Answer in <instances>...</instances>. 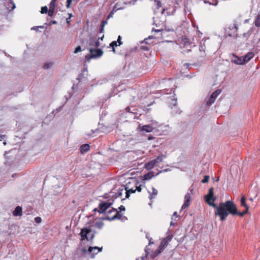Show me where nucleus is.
<instances>
[{"label": "nucleus", "instance_id": "1", "mask_svg": "<svg viewBox=\"0 0 260 260\" xmlns=\"http://www.w3.org/2000/svg\"><path fill=\"white\" fill-rule=\"evenodd\" d=\"M213 191V187H211L209 190L208 193L205 196L204 198L208 204L216 208L215 216H219L220 220L223 221L226 218L229 214L235 215L237 213L236 204L233 201H227L224 203H220L217 206L214 203L216 197L214 196Z\"/></svg>", "mask_w": 260, "mask_h": 260}, {"label": "nucleus", "instance_id": "2", "mask_svg": "<svg viewBox=\"0 0 260 260\" xmlns=\"http://www.w3.org/2000/svg\"><path fill=\"white\" fill-rule=\"evenodd\" d=\"M103 218H95L93 220H90L88 228H84L81 229L80 235L81 237V240H87V241H92L95 234L98 233L96 230H101L104 226Z\"/></svg>", "mask_w": 260, "mask_h": 260}, {"label": "nucleus", "instance_id": "3", "mask_svg": "<svg viewBox=\"0 0 260 260\" xmlns=\"http://www.w3.org/2000/svg\"><path fill=\"white\" fill-rule=\"evenodd\" d=\"M107 216L105 218H103L104 220H108L110 221L113 220L115 219H120L121 218L122 216L117 209L112 208L111 209L106 210Z\"/></svg>", "mask_w": 260, "mask_h": 260}, {"label": "nucleus", "instance_id": "4", "mask_svg": "<svg viewBox=\"0 0 260 260\" xmlns=\"http://www.w3.org/2000/svg\"><path fill=\"white\" fill-rule=\"evenodd\" d=\"M112 205V203L109 202H102L99 204V209L98 210L96 208H95L93 211H98L100 213H103L105 212Z\"/></svg>", "mask_w": 260, "mask_h": 260}, {"label": "nucleus", "instance_id": "5", "mask_svg": "<svg viewBox=\"0 0 260 260\" xmlns=\"http://www.w3.org/2000/svg\"><path fill=\"white\" fill-rule=\"evenodd\" d=\"M89 51L90 53L89 59L100 57L102 56L103 54V51L101 49H93L90 48Z\"/></svg>", "mask_w": 260, "mask_h": 260}, {"label": "nucleus", "instance_id": "6", "mask_svg": "<svg viewBox=\"0 0 260 260\" xmlns=\"http://www.w3.org/2000/svg\"><path fill=\"white\" fill-rule=\"evenodd\" d=\"M168 244L167 241L164 239L160 242V244L159 246L158 249L154 252V253L151 256L152 257H156L158 254H159L161 250H163Z\"/></svg>", "mask_w": 260, "mask_h": 260}, {"label": "nucleus", "instance_id": "7", "mask_svg": "<svg viewBox=\"0 0 260 260\" xmlns=\"http://www.w3.org/2000/svg\"><path fill=\"white\" fill-rule=\"evenodd\" d=\"M221 93V90L220 89H217L214 91L211 94L210 99L207 102V105L208 106H210L212 105L215 102L217 97Z\"/></svg>", "mask_w": 260, "mask_h": 260}, {"label": "nucleus", "instance_id": "8", "mask_svg": "<svg viewBox=\"0 0 260 260\" xmlns=\"http://www.w3.org/2000/svg\"><path fill=\"white\" fill-rule=\"evenodd\" d=\"M102 250V247L100 248L97 246L95 247H89L88 249V254L90 255V257L91 258H93L94 255L98 253L99 252L101 251Z\"/></svg>", "mask_w": 260, "mask_h": 260}, {"label": "nucleus", "instance_id": "9", "mask_svg": "<svg viewBox=\"0 0 260 260\" xmlns=\"http://www.w3.org/2000/svg\"><path fill=\"white\" fill-rule=\"evenodd\" d=\"M232 61L237 64H243L244 63L243 57H239L234 54L233 55Z\"/></svg>", "mask_w": 260, "mask_h": 260}, {"label": "nucleus", "instance_id": "10", "mask_svg": "<svg viewBox=\"0 0 260 260\" xmlns=\"http://www.w3.org/2000/svg\"><path fill=\"white\" fill-rule=\"evenodd\" d=\"M141 131H145L147 133H150L153 131L154 128L149 125H143L139 127Z\"/></svg>", "mask_w": 260, "mask_h": 260}, {"label": "nucleus", "instance_id": "11", "mask_svg": "<svg viewBox=\"0 0 260 260\" xmlns=\"http://www.w3.org/2000/svg\"><path fill=\"white\" fill-rule=\"evenodd\" d=\"M254 56V53L252 52H248L244 57H243L244 63L248 62Z\"/></svg>", "mask_w": 260, "mask_h": 260}, {"label": "nucleus", "instance_id": "12", "mask_svg": "<svg viewBox=\"0 0 260 260\" xmlns=\"http://www.w3.org/2000/svg\"><path fill=\"white\" fill-rule=\"evenodd\" d=\"M155 162H154L153 160H151L148 162L146 163L145 164V168L146 170H149L152 169L154 168V167L155 166Z\"/></svg>", "mask_w": 260, "mask_h": 260}, {"label": "nucleus", "instance_id": "13", "mask_svg": "<svg viewBox=\"0 0 260 260\" xmlns=\"http://www.w3.org/2000/svg\"><path fill=\"white\" fill-rule=\"evenodd\" d=\"M90 148V146L88 144H84L80 147V152L82 154L86 153Z\"/></svg>", "mask_w": 260, "mask_h": 260}, {"label": "nucleus", "instance_id": "14", "mask_svg": "<svg viewBox=\"0 0 260 260\" xmlns=\"http://www.w3.org/2000/svg\"><path fill=\"white\" fill-rule=\"evenodd\" d=\"M14 216H21L22 215V208L20 206H17L15 210H14L13 212Z\"/></svg>", "mask_w": 260, "mask_h": 260}, {"label": "nucleus", "instance_id": "15", "mask_svg": "<svg viewBox=\"0 0 260 260\" xmlns=\"http://www.w3.org/2000/svg\"><path fill=\"white\" fill-rule=\"evenodd\" d=\"M89 45L91 47H98L100 46V42L98 40L90 39L89 42Z\"/></svg>", "mask_w": 260, "mask_h": 260}, {"label": "nucleus", "instance_id": "16", "mask_svg": "<svg viewBox=\"0 0 260 260\" xmlns=\"http://www.w3.org/2000/svg\"><path fill=\"white\" fill-rule=\"evenodd\" d=\"M166 157V156L164 154H161V155L158 156L156 158L153 159L154 162H155V165H157L161 162H162L164 158Z\"/></svg>", "mask_w": 260, "mask_h": 260}, {"label": "nucleus", "instance_id": "17", "mask_svg": "<svg viewBox=\"0 0 260 260\" xmlns=\"http://www.w3.org/2000/svg\"><path fill=\"white\" fill-rule=\"evenodd\" d=\"M125 187H122V188L119 189V190L115 193L116 198L121 197L123 194H125Z\"/></svg>", "mask_w": 260, "mask_h": 260}, {"label": "nucleus", "instance_id": "18", "mask_svg": "<svg viewBox=\"0 0 260 260\" xmlns=\"http://www.w3.org/2000/svg\"><path fill=\"white\" fill-rule=\"evenodd\" d=\"M125 198H128L129 197V194L132 193H135L136 191L135 189H133V188L129 189L128 190L127 189V187H125Z\"/></svg>", "mask_w": 260, "mask_h": 260}, {"label": "nucleus", "instance_id": "19", "mask_svg": "<svg viewBox=\"0 0 260 260\" xmlns=\"http://www.w3.org/2000/svg\"><path fill=\"white\" fill-rule=\"evenodd\" d=\"M240 203H241V206L245 207V209H246V208H247V209H249V207L246 203V198L244 196L242 197V198L241 199Z\"/></svg>", "mask_w": 260, "mask_h": 260}, {"label": "nucleus", "instance_id": "20", "mask_svg": "<svg viewBox=\"0 0 260 260\" xmlns=\"http://www.w3.org/2000/svg\"><path fill=\"white\" fill-rule=\"evenodd\" d=\"M154 176L153 172H150L144 175V180H148L152 178Z\"/></svg>", "mask_w": 260, "mask_h": 260}, {"label": "nucleus", "instance_id": "21", "mask_svg": "<svg viewBox=\"0 0 260 260\" xmlns=\"http://www.w3.org/2000/svg\"><path fill=\"white\" fill-rule=\"evenodd\" d=\"M157 193H158L157 190L154 187H152V192L150 194L149 199L150 200H152V199L156 197V196L157 194Z\"/></svg>", "mask_w": 260, "mask_h": 260}, {"label": "nucleus", "instance_id": "22", "mask_svg": "<svg viewBox=\"0 0 260 260\" xmlns=\"http://www.w3.org/2000/svg\"><path fill=\"white\" fill-rule=\"evenodd\" d=\"M118 44L117 43V42L114 41H113L110 44V46L111 47H112V51L114 53H115L116 51H115V47H117V46H119L118 45Z\"/></svg>", "mask_w": 260, "mask_h": 260}, {"label": "nucleus", "instance_id": "23", "mask_svg": "<svg viewBox=\"0 0 260 260\" xmlns=\"http://www.w3.org/2000/svg\"><path fill=\"white\" fill-rule=\"evenodd\" d=\"M248 211V209H247V208H246V209H245V210L243 212H238V210H237V213L236 215H239L240 217H242L245 214L247 213Z\"/></svg>", "mask_w": 260, "mask_h": 260}, {"label": "nucleus", "instance_id": "24", "mask_svg": "<svg viewBox=\"0 0 260 260\" xmlns=\"http://www.w3.org/2000/svg\"><path fill=\"white\" fill-rule=\"evenodd\" d=\"M255 25L257 27L260 26V15L258 14L254 22Z\"/></svg>", "mask_w": 260, "mask_h": 260}, {"label": "nucleus", "instance_id": "25", "mask_svg": "<svg viewBox=\"0 0 260 260\" xmlns=\"http://www.w3.org/2000/svg\"><path fill=\"white\" fill-rule=\"evenodd\" d=\"M154 4L156 6V8L157 9H159L160 7H161V3L159 0H154Z\"/></svg>", "mask_w": 260, "mask_h": 260}, {"label": "nucleus", "instance_id": "26", "mask_svg": "<svg viewBox=\"0 0 260 260\" xmlns=\"http://www.w3.org/2000/svg\"><path fill=\"white\" fill-rule=\"evenodd\" d=\"M181 43L183 44L184 46H187L190 44L189 39L186 38H184L182 40Z\"/></svg>", "mask_w": 260, "mask_h": 260}, {"label": "nucleus", "instance_id": "27", "mask_svg": "<svg viewBox=\"0 0 260 260\" xmlns=\"http://www.w3.org/2000/svg\"><path fill=\"white\" fill-rule=\"evenodd\" d=\"M189 202L190 201H187V200H185L184 204L182 206L181 209L184 210L187 208L189 206Z\"/></svg>", "mask_w": 260, "mask_h": 260}, {"label": "nucleus", "instance_id": "28", "mask_svg": "<svg viewBox=\"0 0 260 260\" xmlns=\"http://www.w3.org/2000/svg\"><path fill=\"white\" fill-rule=\"evenodd\" d=\"M48 8L47 7V6L43 7L41 8V13L42 14L47 13L48 12Z\"/></svg>", "mask_w": 260, "mask_h": 260}, {"label": "nucleus", "instance_id": "29", "mask_svg": "<svg viewBox=\"0 0 260 260\" xmlns=\"http://www.w3.org/2000/svg\"><path fill=\"white\" fill-rule=\"evenodd\" d=\"M52 66V63L49 62V63H46L43 66V68L44 69H48L49 68H50Z\"/></svg>", "mask_w": 260, "mask_h": 260}, {"label": "nucleus", "instance_id": "30", "mask_svg": "<svg viewBox=\"0 0 260 260\" xmlns=\"http://www.w3.org/2000/svg\"><path fill=\"white\" fill-rule=\"evenodd\" d=\"M209 180V176L208 175H206L204 176V179L202 180V182L203 183H206L208 182Z\"/></svg>", "mask_w": 260, "mask_h": 260}, {"label": "nucleus", "instance_id": "31", "mask_svg": "<svg viewBox=\"0 0 260 260\" xmlns=\"http://www.w3.org/2000/svg\"><path fill=\"white\" fill-rule=\"evenodd\" d=\"M54 10L55 9H52L49 8V10H48L47 13H48V16L49 17H52L53 15V14L54 13Z\"/></svg>", "mask_w": 260, "mask_h": 260}, {"label": "nucleus", "instance_id": "32", "mask_svg": "<svg viewBox=\"0 0 260 260\" xmlns=\"http://www.w3.org/2000/svg\"><path fill=\"white\" fill-rule=\"evenodd\" d=\"M185 200H187V201H190L191 200V196L189 193H187L184 197Z\"/></svg>", "mask_w": 260, "mask_h": 260}, {"label": "nucleus", "instance_id": "33", "mask_svg": "<svg viewBox=\"0 0 260 260\" xmlns=\"http://www.w3.org/2000/svg\"><path fill=\"white\" fill-rule=\"evenodd\" d=\"M56 3L51 1L50 3L49 8L52 9H55Z\"/></svg>", "mask_w": 260, "mask_h": 260}, {"label": "nucleus", "instance_id": "34", "mask_svg": "<svg viewBox=\"0 0 260 260\" xmlns=\"http://www.w3.org/2000/svg\"><path fill=\"white\" fill-rule=\"evenodd\" d=\"M143 185L142 184L139 185V186H136V191L137 190L138 192H141L142 191V187Z\"/></svg>", "mask_w": 260, "mask_h": 260}, {"label": "nucleus", "instance_id": "35", "mask_svg": "<svg viewBox=\"0 0 260 260\" xmlns=\"http://www.w3.org/2000/svg\"><path fill=\"white\" fill-rule=\"evenodd\" d=\"M82 51V49H81V48L80 46H78L76 48L75 51H74V53H77L79 52H81Z\"/></svg>", "mask_w": 260, "mask_h": 260}, {"label": "nucleus", "instance_id": "36", "mask_svg": "<svg viewBox=\"0 0 260 260\" xmlns=\"http://www.w3.org/2000/svg\"><path fill=\"white\" fill-rule=\"evenodd\" d=\"M35 221L36 223H39L42 221V219L40 217H36L35 218Z\"/></svg>", "mask_w": 260, "mask_h": 260}, {"label": "nucleus", "instance_id": "37", "mask_svg": "<svg viewBox=\"0 0 260 260\" xmlns=\"http://www.w3.org/2000/svg\"><path fill=\"white\" fill-rule=\"evenodd\" d=\"M73 0H67V5L66 7L67 8H69L70 7V6L72 4Z\"/></svg>", "mask_w": 260, "mask_h": 260}, {"label": "nucleus", "instance_id": "38", "mask_svg": "<svg viewBox=\"0 0 260 260\" xmlns=\"http://www.w3.org/2000/svg\"><path fill=\"white\" fill-rule=\"evenodd\" d=\"M121 36H119L118 37L117 41H116V42H117V43L118 44V46H120L122 44V42H121Z\"/></svg>", "mask_w": 260, "mask_h": 260}, {"label": "nucleus", "instance_id": "39", "mask_svg": "<svg viewBox=\"0 0 260 260\" xmlns=\"http://www.w3.org/2000/svg\"><path fill=\"white\" fill-rule=\"evenodd\" d=\"M172 239V235H169L168 236L165 240H166L167 241V242L171 241Z\"/></svg>", "mask_w": 260, "mask_h": 260}, {"label": "nucleus", "instance_id": "40", "mask_svg": "<svg viewBox=\"0 0 260 260\" xmlns=\"http://www.w3.org/2000/svg\"><path fill=\"white\" fill-rule=\"evenodd\" d=\"M243 36L244 37L246 38V40H247V39L249 38L250 36V34L249 32H244L243 33Z\"/></svg>", "mask_w": 260, "mask_h": 260}, {"label": "nucleus", "instance_id": "41", "mask_svg": "<svg viewBox=\"0 0 260 260\" xmlns=\"http://www.w3.org/2000/svg\"><path fill=\"white\" fill-rule=\"evenodd\" d=\"M82 252L83 254L85 255L86 254H88V250H87L85 248H83L82 249Z\"/></svg>", "mask_w": 260, "mask_h": 260}, {"label": "nucleus", "instance_id": "42", "mask_svg": "<svg viewBox=\"0 0 260 260\" xmlns=\"http://www.w3.org/2000/svg\"><path fill=\"white\" fill-rule=\"evenodd\" d=\"M8 1L10 3V4L12 5L11 10L14 9L15 8V5L14 3L12 2V0H8Z\"/></svg>", "mask_w": 260, "mask_h": 260}, {"label": "nucleus", "instance_id": "43", "mask_svg": "<svg viewBox=\"0 0 260 260\" xmlns=\"http://www.w3.org/2000/svg\"><path fill=\"white\" fill-rule=\"evenodd\" d=\"M119 209L120 210V211H124L125 210V207L123 205H121L119 207Z\"/></svg>", "mask_w": 260, "mask_h": 260}, {"label": "nucleus", "instance_id": "44", "mask_svg": "<svg viewBox=\"0 0 260 260\" xmlns=\"http://www.w3.org/2000/svg\"><path fill=\"white\" fill-rule=\"evenodd\" d=\"M233 27L236 30H237L238 29V25L237 24H234L233 25Z\"/></svg>", "mask_w": 260, "mask_h": 260}, {"label": "nucleus", "instance_id": "45", "mask_svg": "<svg viewBox=\"0 0 260 260\" xmlns=\"http://www.w3.org/2000/svg\"><path fill=\"white\" fill-rule=\"evenodd\" d=\"M71 16H72V15H71V14H70V17H69V18H67V20H67V22L68 23H70V18H71Z\"/></svg>", "mask_w": 260, "mask_h": 260}, {"label": "nucleus", "instance_id": "46", "mask_svg": "<svg viewBox=\"0 0 260 260\" xmlns=\"http://www.w3.org/2000/svg\"><path fill=\"white\" fill-rule=\"evenodd\" d=\"M5 137V135H0V139H1V141L4 139V138Z\"/></svg>", "mask_w": 260, "mask_h": 260}, {"label": "nucleus", "instance_id": "47", "mask_svg": "<svg viewBox=\"0 0 260 260\" xmlns=\"http://www.w3.org/2000/svg\"><path fill=\"white\" fill-rule=\"evenodd\" d=\"M104 24H105V22H103V24L102 25V28L100 30V32H101L102 31V30H103V27L104 26Z\"/></svg>", "mask_w": 260, "mask_h": 260}, {"label": "nucleus", "instance_id": "48", "mask_svg": "<svg viewBox=\"0 0 260 260\" xmlns=\"http://www.w3.org/2000/svg\"><path fill=\"white\" fill-rule=\"evenodd\" d=\"M153 30V31L154 30V31H155V32H159V31H160V30H159V29H154V28H153V30Z\"/></svg>", "mask_w": 260, "mask_h": 260}, {"label": "nucleus", "instance_id": "49", "mask_svg": "<svg viewBox=\"0 0 260 260\" xmlns=\"http://www.w3.org/2000/svg\"><path fill=\"white\" fill-rule=\"evenodd\" d=\"M173 215L177 217V216H178V215H177V212H175L173 213Z\"/></svg>", "mask_w": 260, "mask_h": 260}, {"label": "nucleus", "instance_id": "50", "mask_svg": "<svg viewBox=\"0 0 260 260\" xmlns=\"http://www.w3.org/2000/svg\"><path fill=\"white\" fill-rule=\"evenodd\" d=\"M143 49L146 50H148V48L147 47H143Z\"/></svg>", "mask_w": 260, "mask_h": 260}, {"label": "nucleus", "instance_id": "51", "mask_svg": "<svg viewBox=\"0 0 260 260\" xmlns=\"http://www.w3.org/2000/svg\"><path fill=\"white\" fill-rule=\"evenodd\" d=\"M152 38H153V37H152V36H149L148 38L146 39V40H147L148 39H152Z\"/></svg>", "mask_w": 260, "mask_h": 260}, {"label": "nucleus", "instance_id": "52", "mask_svg": "<svg viewBox=\"0 0 260 260\" xmlns=\"http://www.w3.org/2000/svg\"><path fill=\"white\" fill-rule=\"evenodd\" d=\"M51 22L53 23V24H56V21H52Z\"/></svg>", "mask_w": 260, "mask_h": 260}, {"label": "nucleus", "instance_id": "53", "mask_svg": "<svg viewBox=\"0 0 260 260\" xmlns=\"http://www.w3.org/2000/svg\"><path fill=\"white\" fill-rule=\"evenodd\" d=\"M125 109H126V110L127 111H129V109H129V107H127Z\"/></svg>", "mask_w": 260, "mask_h": 260}, {"label": "nucleus", "instance_id": "54", "mask_svg": "<svg viewBox=\"0 0 260 260\" xmlns=\"http://www.w3.org/2000/svg\"><path fill=\"white\" fill-rule=\"evenodd\" d=\"M52 2H56L57 0H51Z\"/></svg>", "mask_w": 260, "mask_h": 260}, {"label": "nucleus", "instance_id": "55", "mask_svg": "<svg viewBox=\"0 0 260 260\" xmlns=\"http://www.w3.org/2000/svg\"><path fill=\"white\" fill-rule=\"evenodd\" d=\"M0 141H1V139H0Z\"/></svg>", "mask_w": 260, "mask_h": 260}, {"label": "nucleus", "instance_id": "56", "mask_svg": "<svg viewBox=\"0 0 260 260\" xmlns=\"http://www.w3.org/2000/svg\"><path fill=\"white\" fill-rule=\"evenodd\" d=\"M259 14L260 15V13Z\"/></svg>", "mask_w": 260, "mask_h": 260}]
</instances>
